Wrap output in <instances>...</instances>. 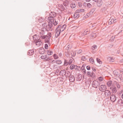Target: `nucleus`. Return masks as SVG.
<instances>
[{
	"instance_id": "47",
	"label": "nucleus",
	"mask_w": 123,
	"mask_h": 123,
	"mask_svg": "<svg viewBox=\"0 0 123 123\" xmlns=\"http://www.w3.org/2000/svg\"><path fill=\"white\" fill-rule=\"evenodd\" d=\"M80 69H81L82 72L85 69V67H84V65H83L81 67Z\"/></svg>"
},
{
	"instance_id": "24",
	"label": "nucleus",
	"mask_w": 123,
	"mask_h": 123,
	"mask_svg": "<svg viewBox=\"0 0 123 123\" xmlns=\"http://www.w3.org/2000/svg\"><path fill=\"white\" fill-rule=\"evenodd\" d=\"M53 21H50L48 22V25L51 28H52L53 25Z\"/></svg>"
},
{
	"instance_id": "9",
	"label": "nucleus",
	"mask_w": 123,
	"mask_h": 123,
	"mask_svg": "<svg viewBox=\"0 0 123 123\" xmlns=\"http://www.w3.org/2000/svg\"><path fill=\"white\" fill-rule=\"evenodd\" d=\"M110 89L113 93H115L117 91V88L115 86H112L110 87Z\"/></svg>"
},
{
	"instance_id": "20",
	"label": "nucleus",
	"mask_w": 123,
	"mask_h": 123,
	"mask_svg": "<svg viewBox=\"0 0 123 123\" xmlns=\"http://www.w3.org/2000/svg\"><path fill=\"white\" fill-rule=\"evenodd\" d=\"M114 84L117 86V88H119L120 87V86L118 82L116 81L114 82Z\"/></svg>"
},
{
	"instance_id": "59",
	"label": "nucleus",
	"mask_w": 123,
	"mask_h": 123,
	"mask_svg": "<svg viewBox=\"0 0 123 123\" xmlns=\"http://www.w3.org/2000/svg\"><path fill=\"white\" fill-rule=\"evenodd\" d=\"M71 54H72V56H74L75 55V54H76V53H75V54H74V52H72L71 53Z\"/></svg>"
},
{
	"instance_id": "52",
	"label": "nucleus",
	"mask_w": 123,
	"mask_h": 123,
	"mask_svg": "<svg viewBox=\"0 0 123 123\" xmlns=\"http://www.w3.org/2000/svg\"><path fill=\"white\" fill-rule=\"evenodd\" d=\"M82 51L81 49H80L77 52V53L78 54H79L81 53Z\"/></svg>"
},
{
	"instance_id": "7",
	"label": "nucleus",
	"mask_w": 123,
	"mask_h": 123,
	"mask_svg": "<svg viewBox=\"0 0 123 123\" xmlns=\"http://www.w3.org/2000/svg\"><path fill=\"white\" fill-rule=\"evenodd\" d=\"M116 98L115 95L114 94H112L110 97L111 100L113 102H115L116 101Z\"/></svg>"
},
{
	"instance_id": "36",
	"label": "nucleus",
	"mask_w": 123,
	"mask_h": 123,
	"mask_svg": "<svg viewBox=\"0 0 123 123\" xmlns=\"http://www.w3.org/2000/svg\"><path fill=\"white\" fill-rule=\"evenodd\" d=\"M40 37L41 39H44L46 38H47L48 37L46 35V36H40Z\"/></svg>"
},
{
	"instance_id": "18",
	"label": "nucleus",
	"mask_w": 123,
	"mask_h": 123,
	"mask_svg": "<svg viewBox=\"0 0 123 123\" xmlns=\"http://www.w3.org/2000/svg\"><path fill=\"white\" fill-rule=\"evenodd\" d=\"M96 36L97 35L96 34V33L94 32H93L91 34V35L90 37L91 38H95Z\"/></svg>"
},
{
	"instance_id": "37",
	"label": "nucleus",
	"mask_w": 123,
	"mask_h": 123,
	"mask_svg": "<svg viewBox=\"0 0 123 123\" xmlns=\"http://www.w3.org/2000/svg\"><path fill=\"white\" fill-rule=\"evenodd\" d=\"M89 61L92 64H93L94 63V61L93 59L92 58H91L89 59Z\"/></svg>"
},
{
	"instance_id": "38",
	"label": "nucleus",
	"mask_w": 123,
	"mask_h": 123,
	"mask_svg": "<svg viewBox=\"0 0 123 123\" xmlns=\"http://www.w3.org/2000/svg\"><path fill=\"white\" fill-rule=\"evenodd\" d=\"M70 6L72 8H73L75 7L76 5L74 4H73V3H72L70 4Z\"/></svg>"
},
{
	"instance_id": "57",
	"label": "nucleus",
	"mask_w": 123,
	"mask_h": 123,
	"mask_svg": "<svg viewBox=\"0 0 123 123\" xmlns=\"http://www.w3.org/2000/svg\"><path fill=\"white\" fill-rule=\"evenodd\" d=\"M72 62V60L71 59L69 60L68 62V64L69 65H70Z\"/></svg>"
},
{
	"instance_id": "4",
	"label": "nucleus",
	"mask_w": 123,
	"mask_h": 123,
	"mask_svg": "<svg viewBox=\"0 0 123 123\" xmlns=\"http://www.w3.org/2000/svg\"><path fill=\"white\" fill-rule=\"evenodd\" d=\"M60 27H57L56 28L55 31V37L56 38L59 35L61 31H60L59 30V28Z\"/></svg>"
},
{
	"instance_id": "26",
	"label": "nucleus",
	"mask_w": 123,
	"mask_h": 123,
	"mask_svg": "<svg viewBox=\"0 0 123 123\" xmlns=\"http://www.w3.org/2000/svg\"><path fill=\"white\" fill-rule=\"evenodd\" d=\"M47 53L48 55H51L53 53V51L50 50H48Z\"/></svg>"
},
{
	"instance_id": "45",
	"label": "nucleus",
	"mask_w": 123,
	"mask_h": 123,
	"mask_svg": "<svg viewBox=\"0 0 123 123\" xmlns=\"http://www.w3.org/2000/svg\"><path fill=\"white\" fill-rule=\"evenodd\" d=\"M97 48V46L96 45H94L92 47V49H96Z\"/></svg>"
},
{
	"instance_id": "60",
	"label": "nucleus",
	"mask_w": 123,
	"mask_h": 123,
	"mask_svg": "<svg viewBox=\"0 0 123 123\" xmlns=\"http://www.w3.org/2000/svg\"><path fill=\"white\" fill-rule=\"evenodd\" d=\"M53 24L55 25V26L57 24V23L56 21H55V22H54L53 23Z\"/></svg>"
},
{
	"instance_id": "46",
	"label": "nucleus",
	"mask_w": 123,
	"mask_h": 123,
	"mask_svg": "<svg viewBox=\"0 0 123 123\" xmlns=\"http://www.w3.org/2000/svg\"><path fill=\"white\" fill-rule=\"evenodd\" d=\"M81 59L82 60L84 61L86 60V57L85 56H82L81 58Z\"/></svg>"
},
{
	"instance_id": "30",
	"label": "nucleus",
	"mask_w": 123,
	"mask_h": 123,
	"mask_svg": "<svg viewBox=\"0 0 123 123\" xmlns=\"http://www.w3.org/2000/svg\"><path fill=\"white\" fill-rule=\"evenodd\" d=\"M108 59L109 60L110 62H112L114 61V60L112 57H109L108 58Z\"/></svg>"
},
{
	"instance_id": "34",
	"label": "nucleus",
	"mask_w": 123,
	"mask_h": 123,
	"mask_svg": "<svg viewBox=\"0 0 123 123\" xmlns=\"http://www.w3.org/2000/svg\"><path fill=\"white\" fill-rule=\"evenodd\" d=\"M98 63H99L100 64H101L102 63V62L98 58H97L96 59Z\"/></svg>"
},
{
	"instance_id": "40",
	"label": "nucleus",
	"mask_w": 123,
	"mask_h": 123,
	"mask_svg": "<svg viewBox=\"0 0 123 123\" xmlns=\"http://www.w3.org/2000/svg\"><path fill=\"white\" fill-rule=\"evenodd\" d=\"M119 76V78L123 82V74H121Z\"/></svg>"
},
{
	"instance_id": "43",
	"label": "nucleus",
	"mask_w": 123,
	"mask_h": 123,
	"mask_svg": "<svg viewBox=\"0 0 123 123\" xmlns=\"http://www.w3.org/2000/svg\"><path fill=\"white\" fill-rule=\"evenodd\" d=\"M68 2V1L66 0L65 1V2H64L63 3V5L65 6H66L68 5V3H67Z\"/></svg>"
},
{
	"instance_id": "48",
	"label": "nucleus",
	"mask_w": 123,
	"mask_h": 123,
	"mask_svg": "<svg viewBox=\"0 0 123 123\" xmlns=\"http://www.w3.org/2000/svg\"><path fill=\"white\" fill-rule=\"evenodd\" d=\"M99 80L101 81H102L103 80V78L101 76L99 77L98 78Z\"/></svg>"
},
{
	"instance_id": "33",
	"label": "nucleus",
	"mask_w": 123,
	"mask_h": 123,
	"mask_svg": "<svg viewBox=\"0 0 123 123\" xmlns=\"http://www.w3.org/2000/svg\"><path fill=\"white\" fill-rule=\"evenodd\" d=\"M75 65H74V64L71 65L70 67V68L71 70H73L74 69H75Z\"/></svg>"
},
{
	"instance_id": "39",
	"label": "nucleus",
	"mask_w": 123,
	"mask_h": 123,
	"mask_svg": "<svg viewBox=\"0 0 123 123\" xmlns=\"http://www.w3.org/2000/svg\"><path fill=\"white\" fill-rule=\"evenodd\" d=\"M53 56L54 58L55 59H58L59 58V57L56 54H54L53 55Z\"/></svg>"
},
{
	"instance_id": "16",
	"label": "nucleus",
	"mask_w": 123,
	"mask_h": 123,
	"mask_svg": "<svg viewBox=\"0 0 123 123\" xmlns=\"http://www.w3.org/2000/svg\"><path fill=\"white\" fill-rule=\"evenodd\" d=\"M34 53V51L33 49H31L28 52V55H33Z\"/></svg>"
},
{
	"instance_id": "55",
	"label": "nucleus",
	"mask_w": 123,
	"mask_h": 123,
	"mask_svg": "<svg viewBox=\"0 0 123 123\" xmlns=\"http://www.w3.org/2000/svg\"><path fill=\"white\" fill-rule=\"evenodd\" d=\"M91 72H90L88 71L86 73V74L87 75H89V76H90V75L91 74Z\"/></svg>"
},
{
	"instance_id": "64",
	"label": "nucleus",
	"mask_w": 123,
	"mask_h": 123,
	"mask_svg": "<svg viewBox=\"0 0 123 123\" xmlns=\"http://www.w3.org/2000/svg\"><path fill=\"white\" fill-rule=\"evenodd\" d=\"M82 72H84L83 74H85L86 73V70L85 69L83 71H82Z\"/></svg>"
},
{
	"instance_id": "28",
	"label": "nucleus",
	"mask_w": 123,
	"mask_h": 123,
	"mask_svg": "<svg viewBox=\"0 0 123 123\" xmlns=\"http://www.w3.org/2000/svg\"><path fill=\"white\" fill-rule=\"evenodd\" d=\"M59 6L61 8V10L62 11H63L65 9V8L63 5L62 4H59Z\"/></svg>"
},
{
	"instance_id": "35",
	"label": "nucleus",
	"mask_w": 123,
	"mask_h": 123,
	"mask_svg": "<svg viewBox=\"0 0 123 123\" xmlns=\"http://www.w3.org/2000/svg\"><path fill=\"white\" fill-rule=\"evenodd\" d=\"M55 62L57 64H60L62 63L61 61L59 60H58L55 61Z\"/></svg>"
},
{
	"instance_id": "49",
	"label": "nucleus",
	"mask_w": 123,
	"mask_h": 123,
	"mask_svg": "<svg viewBox=\"0 0 123 123\" xmlns=\"http://www.w3.org/2000/svg\"><path fill=\"white\" fill-rule=\"evenodd\" d=\"M90 14L89 13H88L85 16V17L86 18H87L89 16H90L91 15H90Z\"/></svg>"
},
{
	"instance_id": "32",
	"label": "nucleus",
	"mask_w": 123,
	"mask_h": 123,
	"mask_svg": "<svg viewBox=\"0 0 123 123\" xmlns=\"http://www.w3.org/2000/svg\"><path fill=\"white\" fill-rule=\"evenodd\" d=\"M112 84V81L110 80L107 82V85L108 86H110Z\"/></svg>"
},
{
	"instance_id": "31",
	"label": "nucleus",
	"mask_w": 123,
	"mask_h": 123,
	"mask_svg": "<svg viewBox=\"0 0 123 123\" xmlns=\"http://www.w3.org/2000/svg\"><path fill=\"white\" fill-rule=\"evenodd\" d=\"M81 68V67L80 66H77V65H75V69L77 70H79Z\"/></svg>"
},
{
	"instance_id": "58",
	"label": "nucleus",
	"mask_w": 123,
	"mask_h": 123,
	"mask_svg": "<svg viewBox=\"0 0 123 123\" xmlns=\"http://www.w3.org/2000/svg\"><path fill=\"white\" fill-rule=\"evenodd\" d=\"M51 60V59L49 58H48V57H47V59H45V60L46 61H48L49 60Z\"/></svg>"
},
{
	"instance_id": "21",
	"label": "nucleus",
	"mask_w": 123,
	"mask_h": 123,
	"mask_svg": "<svg viewBox=\"0 0 123 123\" xmlns=\"http://www.w3.org/2000/svg\"><path fill=\"white\" fill-rule=\"evenodd\" d=\"M117 102L118 104L122 106H123V101L121 99H119Z\"/></svg>"
},
{
	"instance_id": "50",
	"label": "nucleus",
	"mask_w": 123,
	"mask_h": 123,
	"mask_svg": "<svg viewBox=\"0 0 123 123\" xmlns=\"http://www.w3.org/2000/svg\"><path fill=\"white\" fill-rule=\"evenodd\" d=\"M45 48L46 49H48V46L47 44H46L45 45Z\"/></svg>"
},
{
	"instance_id": "51",
	"label": "nucleus",
	"mask_w": 123,
	"mask_h": 123,
	"mask_svg": "<svg viewBox=\"0 0 123 123\" xmlns=\"http://www.w3.org/2000/svg\"><path fill=\"white\" fill-rule=\"evenodd\" d=\"M68 62L66 60H65V62H64V65L67 66L68 65Z\"/></svg>"
},
{
	"instance_id": "61",
	"label": "nucleus",
	"mask_w": 123,
	"mask_h": 123,
	"mask_svg": "<svg viewBox=\"0 0 123 123\" xmlns=\"http://www.w3.org/2000/svg\"><path fill=\"white\" fill-rule=\"evenodd\" d=\"M95 9H96L95 8H93L91 10V11L93 12L95 10Z\"/></svg>"
},
{
	"instance_id": "27",
	"label": "nucleus",
	"mask_w": 123,
	"mask_h": 123,
	"mask_svg": "<svg viewBox=\"0 0 123 123\" xmlns=\"http://www.w3.org/2000/svg\"><path fill=\"white\" fill-rule=\"evenodd\" d=\"M84 10L83 9H79L76 10V12L79 13L81 12H84Z\"/></svg>"
},
{
	"instance_id": "14",
	"label": "nucleus",
	"mask_w": 123,
	"mask_h": 123,
	"mask_svg": "<svg viewBox=\"0 0 123 123\" xmlns=\"http://www.w3.org/2000/svg\"><path fill=\"white\" fill-rule=\"evenodd\" d=\"M113 74L115 76L118 77L120 75V73H118V71L117 70H115L113 72Z\"/></svg>"
},
{
	"instance_id": "8",
	"label": "nucleus",
	"mask_w": 123,
	"mask_h": 123,
	"mask_svg": "<svg viewBox=\"0 0 123 123\" xmlns=\"http://www.w3.org/2000/svg\"><path fill=\"white\" fill-rule=\"evenodd\" d=\"M36 43V45L38 46H39L42 44V42L41 39H39L35 42Z\"/></svg>"
},
{
	"instance_id": "5",
	"label": "nucleus",
	"mask_w": 123,
	"mask_h": 123,
	"mask_svg": "<svg viewBox=\"0 0 123 123\" xmlns=\"http://www.w3.org/2000/svg\"><path fill=\"white\" fill-rule=\"evenodd\" d=\"M59 26L60 27L59 28V30L60 31L62 32L66 28V25L65 24L63 25H59L58 27H59Z\"/></svg>"
},
{
	"instance_id": "54",
	"label": "nucleus",
	"mask_w": 123,
	"mask_h": 123,
	"mask_svg": "<svg viewBox=\"0 0 123 123\" xmlns=\"http://www.w3.org/2000/svg\"><path fill=\"white\" fill-rule=\"evenodd\" d=\"M42 26L43 27L46 26V25H47V24L46 23H42Z\"/></svg>"
},
{
	"instance_id": "3",
	"label": "nucleus",
	"mask_w": 123,
	"mask_h": 123,
	"mask_svg": "<svg viewBox=\"0 0 123 123\" xmlns=\"http://www.w3.org/2000/svg\"><path fill=\"white\" fill-rule=\"evenodd\" d=\"M106 89V86L105 85H101L99 86V90L101 92H104Z\"/></svg>"
},
{
	"instance_id": "2",
	"label": "nucleus",
	"mask_w": 123,
	"mask_h": 123,
	"mask_svg": "<svg viewBox=\"0 0 123 123\" xmlns=\"http://www.w3.org/2000/svg\"><path fill=\"white\" fill-rule=\"evenodd\" d=\"M100 85V83L98 81L94 80L92 82V87L94 88H97L99 87Z\"/></svg>"
},
{
	"instance_id": "22",
	"label": "nucleus",
	"mask_w": 123,
	"mask_h": 123,
	"mask_svg": "<svg viewBox=\"0 0 123 123\" xmlns=\"http://www.w3.org/2000/svg\"><path fill=\"white\" fill-rule=\"evenodd\" d=\"M33 40H36L37 41V40H38L39 36L37 35H35L33 36Z\"/></svg>"
},
{
	"instance_id": "63",
	"label": "nucleus",
	"mask_w": 123,
	"mask_h": 123,
	"mask_svg": "<svg viewBox=\"0 0 123 123\" xmlns=\"http://www.w3.org/2000/svg\"><path fill=\"white\" fill-rule=\"evenodd\" d=\"M87 3L85 2H84L83 4V5L84 6H86L87 5Z\"/></svg>"
},
{
	"instance_id": "11",
	"label": "nucleus",
	"mask_w": 123,
	"mask_h": 123,
	"mask_svg": "<svg viewBox=\"0 0 123 123\" xmlns=\"http://www.w3.org/2000/svg\"><path fill=\"white\" fill-rule=\"evenodd\" d=\"M41 31L40 32L41 36L43 35L44 34L45 32L46 31V28L45 27H43L41 29Z\"/></svg>"
},
{
	"instance_id": "1",
	"label": "nucleus",
	"mask_w": 123,
	"mask_h": 123,
	"mask_svg": "<svg viewBox=\"0 0 123 123\" xmlns=\"http://www.w3.org/2000/svg\"><path fill=\"white\" fill-rule=\"evenodd\" d=\"M56 13L54 12H51L49 15V16L48 17V19L49 21H54V18L56 16Z\"/></svg>"
},
{
	"instance_id": "53",
	"label": "nucleus",
	"mask_w": 123,
	"mask_h": 123,
	"mask_svg": "<svg viewBox=\"0 0 123 123\" xmlns=\"http://www.w3.org/2000/svg\"><path fill=\"white\" fill-rule=\"evenodd\" d=\"M86 68L87 70H89L90 69V66H86Z\"/></svg>"
},
{
	"instance_id": "13",
	"label": "nucleus",
	"mask_w": 123,
	"mask_h": 123,
	"mask_svg": "<svg viewBox=\"0 0 123 123\" xmlns=\"http://www.w3.org/2000/svg\"><path fill=\"white\" fill-rule=\"evenodd\" d=\"M89 33V30L88 29H87L85 30L83 33H82L81 35L82 36H83L87 34H88Z\"/></svg>"
},
{
	"instance_id": "25",
	"label": "nucleus",
	"mask_w": 123,
	"mask_h": 123,
	"mask_svg": "<svg viewBox=\"0 0 123 123\" xmlns=\"http://www.w3.org/2000/svg\"><path fill=\"white\" fill-rule=\"evenodd\" d=\"M37 19L38 20V21L40 22H41L43 21L44 20V18H42V17H38L37 18Z\"/></svg>"
},
{
	"instance_id": "19",
	"label": "nucleus",
	"mask_w": 123,
	"mask_h": 123,
	"mask_svg": "<svg viewBox=\"0 0 123 123\" xmlns=\"http://www.w3.org/2000/svg\"><path fill=\"white\" fill-rule=\"evenodd\" d=\"M60 73L63 76L66 74V71L65 70H61V71L60 72Z\"/></svg>"
},
{
	"instance_id": "6",
	"label": "nucleus",
	"mask_w": 123,
	"mask_h": 123,
	"mask_svg": "<svg viewBox=\"0 0 123 123\" xmlns=\"http://www.w3.org/2000/svg\"><path fill=\"white\" fill-rule=\"evenodd\" d=\"M104 94L106 97H109L110 96L111 92L108 90H106L105 91Z\"/></svg>"
},
{
	"instance_id": "10",
	"label": "nucleus",
	"mask_w": 123,
	"mask_h": 123,
	"mask_svg": "<svg viewBox=\"0 0 123 123\" xmlns=\"http://www.w3.org/2000/svg\"><path fill=\"white\" fill-rule=\"evenodd\" d=\"M69 80L71 82H74L75 80L74 76L70 74L69 77Z\"/></svg>"
},
{
	"instance_id": "56",
	"label": "nucleus",
	"mask_w": 123,
	"mask_h": 123,
	"mask_svg": "<svg viewBox=\"0 0 123 123\" xmlns=\"http://www.w3.org/2000/svg\"><path fill=\"white\" fill-rule=\"evenodd\" d=\"M115 20H116V19L114 20V19H112L111 20V22L112 23H115Z\"/></svg>"
},
{
	"instance_id": "44",
	"label": "nucleus",
	"mask_w": 123,
	"mask_h": 123,
	"mask_svg": "<svg viewBox=\"0 0 123 123\" xmlns=\"http://www.w3.org/2000/svg\"><path fill=\"white\" fill-rule=\"evenodd\" d=\"M87 7L88 8H90L92 6V5L89 3H87Z\"/></svg>"
},
{
	"instance_id": "62",
	"label": "nucleus",
	"mask_w": 123,
	"mask_h": 123,
	"mask_svg": "<svg viewBox=\"0 0 123 123\" xmlns=\"http://www.w3.org/2000/svg\"><path fill=\"white\" fill-rule=\"evenodd\" d=\"M94 73L93 72H92L91 73L90 75V76L91 77L92 76L93 74Z\"/></svg>"
},
{
	"instance_id": "29",
	"label": "nucleus",
	"mask_w": 123,
	"mask_h": 123,
	"mask_svg": "<svg viewBox=\"0 0 123 123\" xmlns=\"http://www.w3.org/2000/svg\"><path fill=\"white\" fill-rule=\"evenodd\" d=\"M41 58L42 59H46L47 58V55H42L41 56Z\"/></svg>"
},
{
	"instance_id": "23",
	"label": "nucleus",
	"mask_w": 123,
	"mask_h": 123,
	"mask_svg": "<svg viewBox=\"0 0 123 123\" xmlns=\"http://www.w3.org/2000/svg\"><path fill=\"white\" fill-rule=\"evenodd\" d=\"M82 75L81 74H80L78 75V76L77 77V80L78 81H80L82 79Z\"/></svg>"
},
{
	"instance_id": "17",
	"label": "nucleus",
	"mask_w": 123,
	"mask_h": 123,
	"mask_svg": "<svg viewBox=\"0 0 123 123\" xmlns=\"http://www.w3.org/2000/svg\"><path fill=\"white\" fill-rule=\"evenodd\" d=\"M79 15L78 12L74 13V18H77L79 17Z\"/></svg>"
},
{
	"instance_id": "12",
	"label": "nucleus",
	"mask_w": 123,
	"mask_h": 123,
	"mask_svg": "<svg viewBox=\"0 0 123 123\" xmlns=\"http://www.w3.org/2000/svg\"><path fill=\"white\" fill-rule=\"evenodd\" d=\"M39 52L40 54H43L45 52V50L42 47L39 49Z\"/></svg>"
},
{
	"instance_id": "42",
	"label": "nucleus",
	"mask_w": 123,
	"mask_h": 123,
	"mask_svg": "<svg viewBox=\"0 0 123 123\" xmlns=\"http://www.w3.org/2000/svg\"><path fill=\"white\" fill-rule=\"evenodd\" d=\"M101 1H102V0H100V2L99 3H97V6H99V7H100V6H101V5H102V4L101 3Z\"/></svg>"
},
{
	"instance_id": "41",
	"label": "nucleus",
	"mask_w": 123,
	"mask_h": 123,
	"mask_svg": "<svg viewBox=\"0 0 123 123\" xmlns=\"http://www.w3.org/2000/svg\"><path fill=\"white\" fill-rule=\"evenodd\" d=\"M48 38H47V39H46L45 40V43H49V37H48Z\"/></svg>"
},
{
	"instance_id": "15",
	"label": "nucleus",
	"mask_w": 123,
	"mask_h": 123,
	"mask_svg": "<svg viewBox=\"0 0 123 123\" xmlns=\"http://www.w3.org/2000/svg\"><path fill=\"white\" fill-rule=\"evenodd\" d=\"M45 28L46 31H52L53 30V29L50 27L48 25H46V28Z\"/></svg>"
}]
</instances>
